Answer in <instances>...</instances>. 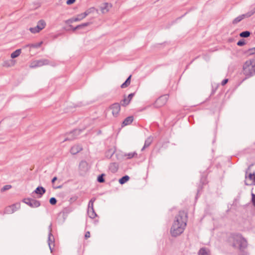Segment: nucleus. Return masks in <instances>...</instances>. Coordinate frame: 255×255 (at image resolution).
I'll use <instances>...</instances> for the list:
<instances>
[{"mask_svg":"<svg viewBox=\"0 0 255 255\" xmlns=\"http://www.w3.org/2000/svg\"><path fill=\"white\" fill-rule=\"evenodd\" d=\"M49 233H51L52 232V224H50L48 227Z\"/></svg>","mask_w":255,"mask_h":255,"instance_id":"de8ad7c7","label":"nucleus"},{"mask_svg":"<svg viewBox=\"0 0 255 255\" xmlns=\"http://www.w3.org/2000/svg\"><path fill=\"white\" fill-rule=\"evenodd\" d=\"M95 9L94 7H91L89 9H88L87 10H86L83 14L84 15L85 17L90 14V13L93 12L95 11Z\"/></svg>","mask_w":255,"mask_h":255,"instance_id":"bb28decb","label":"nucleus"},{"mask_svg":"<svg viewBox=\"0 0 255 255\" xmlns=\"http://www.w3.org/2000/svg\"><path fill=\"white\" fill-rule=\"evenodd\" d=\"M87 213L90 218L94 219L97 216V214L95 213L94 208L88 209Z\"/></svg>","mask_w":255,"mask_h":255,"instance_id":"6ab92c4d","label":"nucleus"},{"mask_svg":"<svg viewBox=\"0 0 255 255\" xmlns=\"http://www.w3.org/2000/svg\"><path fill=\"white\" fill-rule=\"evenodd\" d=\"M20 53H21V49H17L11 54V55H10L11 58L12 59L18 57L20 54Z\"/></svg>","mask_w":255,"mask_h":255,"instance_id":"5701e85b","label":"nucleus"},{"mask_svg":"<svg viewBox=\"0 0 255 255\" xmlns=\"http://www.w3.org/2000/svg\"><path fill=\"white\" fill-rule=\"evenodd\" d=\"M74 17H72L71 18H70L68 20H67L66 21H65V23L66 24H70V23H73L74 22H75V21H74Z\"/></svg>","mask_w":255,"mask_h":255,"instance_id":"e433bc0d","label":"nucleus"},{"mask_svg":"<svg viewBox=\"0 0 255 255\" xmlns=\"http://www.w3.org/2000/svg\"><path fill=\"white\" fill-rule=\"evenodd\" d=\"M82 148L79 145H76L72 146L70 149V152L72 154H76L82 150Z\"/></svg>","mask_w":255,"mask_h":255,"instance_id":"4468645a","label":"nucleus"},{"mask_svg":"<svg viewBox=\"0 0 255 255\" xmlns=\"http://www.w3.org/2000/svg\"><path fill=\"white\" fill-rule=\"evenodd\" d=\"M91 23L90 22H87L83 23H82L81 24L78 25V27H79V29L80 28H83L84 27H86V26H87L90 25Z\"/></svg>","mask_w":255,"mask_h":255,"instance_id":"2f4dec72","label":"nucleus"},{"mask_svg":"<svg viewBox=\"0 0 255 255\" xmlns=\"http://www.w3.org/2000/svg\"><path fill=\"white\" fill-rule=\"evenodd\" d=\"M49 202L51 205H55L57 202V200L55 198L52 197L50 199Z\"/></svg>","mask_w":255,"mask_h":255,"instance_id":"c9c22d12","label":"nucleus"},{"mask_svg":"<svg viewBox=\"0 0 255 255\" xmlns=\"http://www.w3.org/2000/svg\"><path fill=\"white\" fill-rule=\"evenodd\" d=\"M103 176H104V174H101L100 175H99L98 177V178H97V180L100 183H103L104 182L105 180L103 178Z\"/></svg>","mask_w":255,"mask_h":255,"instance_id":"72a5a7b5","label":"nucleus"},{"mask_svg":"<svg viewBox=\"0 0 255 255\" xmlns=\"http://www.w3.org/2000/svg\"><path fill=\"white\" fill-rule=\"evenodd\" d=\"M168 100V96L164 95L160 97L155 102L154 105L156 108H159L164 105Z\"/></svg>","mask_w":255,"mask_h":255,"instance_id":"6e6552de","label":"nucleus"},{"mask_svg":"<svg viewBox=\"0 0 255 255\" xmlns=\"http://www.w3.org/2000/svg\"><path fill=\"white\" fill-rule=\"evenodd\" d=\"M228 81V79H224L222 81V85L224 86L225 85Z\"/></svg>","mask_w":255,"mask_h":255,"instance_id":"a18cd8bd","label":"nucleus"},{"mask_svg":"<svg viewBox=\"0 0 255 255\" xmlns=\"http://www.w3.org/2000/svg\"><path fill=\"white\" fill-rule=\"evenodd\" d=\"M14 64V61L12 59H10L9 60L5 61L3 62V66L8 67L13 66Z\"/></svg>","mask_w":255,"mask_h":255,"instance_id":"412c9836","label":"nucleus"},{"mask_svg":"<svg viewBox=\"0 0 255 255\" xmlns=\"http://www.w3.org/2000/svg\"><path fill=\"white\" fill-rule=\"evenodd\" d=\"M129 85V83H128V81H125L122 85L121 88H125L128 86Z\"/></svg>","mask_w":255,"mask_h":255,"instance_id":"ea45409f","label":"nucleus"},{"mask_svg":"<svg viewBox=\"0 0 255 255\" xmlns=\"http://www.w3.org/2000/svg\"><path fill=\"white\" fill-rule=\"evenodd\" d=\"M131 76L130 75L128 78L126 80V81H128V83H130V78H131Z\"/></svg>","mask_w":255,"mask_h":255,"instance_id":"09e8293b","label":"nucleus"},{"mask_svg":"<svg viewBox=\"0 0 255 255\" xmlns=\"http://www.w3.org/2000/svg\"><path fill=\"white\" fill-rule=\"evenodd\" d=\"M112 7V4L108 2H106L103 4L101 6V10L103 13H107Z\"/></svg>","mask_w":255,"mask_h":255,"instance_id":"ddd939ff","label":"nucleus"},{"mask_svg":"<svg viewBox=\"0 0 255 255\" xmlns=\"http://www.w3.org/2000/svg\"><path fill=\"white\" fill-rule=\"evenodd\" d=\"M23 202L31 208H37L40 205L39 201L33 199H24Z\"/></svg>","mask_w":255,"mask_h":255,"instance_id":"0eeeda50","label":"nucleus"},{"mask_svg":"<svg viewBox=\"0 0 255 255\" xmlns=\"http://www.w3.org/2000/svg\"><path fill=\"white\" fill-rule=\"evenodd\" d=\"M11 188V186L10 185H5L1 189V192H4L6 190H7L9 189H10Z\"/></svg>","mask_w":255,"mask_h":255,"instance_id":"473e14b6","label":"nucleus"},{"mask_svg":"<svg viewBox=\"0 0 255 255\" xmlns=\"http://www.w3.org/2000/svg\"><path fill=\"white\" fill-rule=\"evenodd\" d=\"M46 192L45 189L41 186H38L34 191L33 193H35L38 195H39V197H41Z\"/></svg>","mask_w":255,"mask_h":255,"instance_id":"dca6fc26","label":"nucleus"},{"mask_svg":"<svg viewBox=\"0 0 255 255\" xmlns=\"http://www.w3.org/2000/svg\"><path fill=\"white\" fill-rule=\"evenodd\" d=\"M42 44V41H41L39 43H36L34 44H29L26 46V47H29L30 48H37L41 46Z\"/></svg>","mask_w":255,"mask_h":255,"instance_id":"393cba45","label":"nucleus"},{"mask_svg":"<svg viewBox=\"0 0 255 255\" xmlns=\"http://www.w3.org/2000/svg\"><path fill=\"white\" fill-rule=\"evenodd\" d=\"M57 179V177H54L52 179V183H53Z\"/></svg>","mask_w":255,"mask_h":255,"instance_id":"8fccbe9b","label":"nucleus"},{"mask_svg":"<svg viewBox=\"0 0 255 255\" xmlns=\"http://www.w3.org/2000/svg\"><path fill=\"white\" fill-rule=\"evenodd\" d=\"M112 114L114 117H117L121 110V106L119 103H115L111 106Z\"/></svg>","mask_w":255,"mask_h":255,"instance_id":"f8f14e48","label":"nucleus"},{"mask_svg":"<svg viewBox=\"0 0 255 255\" xmlns=\"http://www.w3.org/2000/svg\"><path fill=\"white\" fill-rule=\"evenodd\" d=\"M74 21L76 22V21H80V20H82L83 19L85 18V16L82 13L77 15L76 17H74Z\"/></svg>","mask_w":255,"mask_h":255,"instance_id":"c85d7f7f","label":"nucleus"},{"mask_svg":"<svg viewBox=\"0 0 255 255\" xmlns=\"http://www.w3.org/2000/svg\"><path fill=\"white\" fill-rule=\"evenodd\" d=\"M46 25L45 21L41 19L38 21L37 25L34 27H31L29 30L32 33H36L39 32L40 30H42Z\"/></svg>","mask_w":255,"mask_h":255,"instance_id":"423d86ee","label":"nucleus"},{"mask_svg":"<svg viewBox=\"0 0 255 255\" xmlns=\"http://www.w3.org/2000/svg\"><path fill=\"white\" fill-rule=\"evenodd\" d=\"M78 29H79V28L78 27V25H77V26H76L73 28V30L75 31L76 30Z\"/></svg>","mask_w":255,"mask_h":255,"instance_id":"3c124183","label":"nucleus"},{"mask_svg":"<svg viewBox=\"0 0 255 255\" xmlns=\"http://www.w3.org/2000/svg\"><path fill=\"white\" fill-rule=\"evenodd\" d=\"M95 200H96V198H92V199L90 200V201H92V202H93V203H94V202H95Z\"/></svg>","mask_w":255,"mask_h":255,"instance_id":"603ef678","label":"nucleus"},{"mask_svg":"<svg viewBox=\"0 0 255 255\" xmlns=\"http://www.w3.org/2000/svg\"><path fill=\"white\" fill-rule=\"evenodd\" d=\"M244 17H245V16H244V14L240 15L234 19V20L233 21V23L234 24H237V23L241 21Z\"/></svg>","mask_w":255,"mask_h":255,"instance_id":"cd10ccee","label":"nucleus"},{"mask_svg":"<svg viewBox=\"0 0 255 255\" xmlns=\"http://www.w3.org/2000/svg\"><path fill=\"white\" fill-rule=\"evenodd\" d=\"M114 151H112L111 153V155L110 156V157L112 156V155L114 154Z\"/></svg>","mask_w":255,"mask_h":255,"instance_id":"5fc2aeb1","label":"nucleus"},{"mask_svg":"<svg viewBox=\"0 0 255 255\" xmlns=\"http://www.w3.org/2000/svg\"><path fill=\"white\" fill-rule=\"evenodd\" d=\"M90 233L89 232H87L85 234V237L86 239H87L90 237Z\"/></svg>","mask_w":255,"mask_h":255,"instance_id":"49530a36","label":"nucleus"},{"mask_svg":"<svg viewBox=\"0 0 255 255\" xmlns=\"http://www.w3.org/2000/svg\"><path fill=\"white\" fill-rule=\"evenodd\" d=\"M187 223V214L184 211H180L176 216L175 219L170 229L172 237H177L184 231Z\"/></svg>","mask_w":255,"mask_h":255,"instance_id":"f257e3e1","label":"nucleus"},{"mask_svg":"<svg viewBox=\"0 0 255 255\" xmlns=\"http://www.w3.org/2000/svg\"><path fill=\"white\" fill-rule=\"evenodd\" d=\"M250 32L248 31H245L241 32L240 36L242 37H248L250 35Z\"/></svg>","mask_w":255,"mask_h":255,"instance_id":"c756f323","label":"nucleus"},{"mask_svg":"<svg viewBox=\"0 0 255 255\" xmlns=\"http://www.w3.org/2000/svg\"><path fill=\"white\" fill-rule=\"evenodd\" d=\"M153 140V137L152 136H149L145 141L143 147L142 148L141 150L143 151L144 148L148 147Z\"/></svg>","mask_w":255,"mask_h":255,"instance_id":"f3484780","label":"nucleus"},{"mask_svg":"<svg viewBox=\"0 0 255 255\" xmlns=\"http://www.w3.org/2000/svg\"><path fill=\"white\" fill-rule=\"evenodd\" d=\"M61 188V186H59L56 187H54V188H55V189Z\"/></svg>","mask_w":255,"mask_h":255,"instance_id":"864d4df0","label":"nucleus"},{"mask_svg":"<svg viewBox=\"0 0 255 255\" xmlns=\"http://www.w3.org/2000/svg\"><path fill=\"white\" fill-rule=\"evenodd\" d=\"M243 69L244 74L248 77L255 75V59H250L246 61Z\"/></svg>","mask_w":255,"mask_h":255,"instance_id":"7ed1b4c3","label":"nucleus"},{"mask_svg":"<svg viewBox=\"0 0 255 255\" xmlns=\"http://www.w3.org/2000/svg\"><path fill=\"white\" fill-rule=\"evenodd\" d=\"M54 243V238L51 233H49L48 238V244L51 252H52L51 245Z\"/></svg>","mask_w":255,"mask_h":255,"instance_id":"2eb2a0df","label":"nucleus"},{"mask_svg":"<svg viewBox=\"0 0 255 255\" xmlns=\"http://www.w3.org/2000/svg\"><path fill=\"white\" fill-rule=\"evenodd\" d=\"M252 202H253L254 205L255 206V194L252 193Z\"/></svg>","mask_w":255,"mask_h":255,"instance_id":"c03bdc74","label":"nucleus"},{"mask_svg":"<svg viewBox=\"0 0 255 255\" xmlns=\"http://www.w3.org/2000/svg\"><path fill=\"white\" fill-rule=\"evenodd\" d=\"M136 155H137V153L135 152H133L129 153L128 154H125L124 156H128V159H130Z\"/></svg>","mask_w":255,"mask_h":255,"instance_id":"7c9ffc66","label":"nucleus"},{"mask_svg":"<svg viewBox=\"0 0 255 255\" xmlns=\"http://www.w3.org/2000/svg\"><path fill=\"white\" fill-rule=\"evenodd\" d=\"M122 105L124 106H126L127 105H128L129 103V102L128 101V98H125L122 101Z\"/></svg>","mask_w":255,"mask_h":255,"instance_id":"f704fd0d","label":"nucleus"},{"mask_svg":"<svg viewBox=\"0 0 255 255\" xmlns=\"http://www.w3.org/2000/svg\"><path fill=\"white\" fill-rule=\"evenodd\" d=\"M81 130L75 129L73 131L70 132L67 135V136L65 138L63 141L67 140H72L76 138L77 136L80 133Z\"/></svg>","mask_w":255,"mask_h":255,"instance_id":"1a4fd4ad","label":"nucleus"},{"mask_svg":"<svg viewBox=\"0 0 255 255\" xmlns=\"http://www.w3.org/2000/svg\"><path fill=\"white\" fill-rule=\"evenodd\" d=\"M134 95V93H131L128 95V101L130 102V100L132 99L133 96Z\"/></svg>","mask_w":255,"mask_h":255,"instance_id":"79ce46f5","label":"nucleus"},{"mask_svg":"<svg viewBox=\"0 0 255 255\" xmlns=\"http://www.w3.org/2000/svg\"><path fill=\"white\" fill-rule=\"evenodd\" d=\"M133 117L131 116L127 117L123 122V125L125 126L129 125L133 121Z\"/></svg>","mask_w":255,"mask_h":255,"instance_id":"4be33fe9","label":"nucleus"},{"mask_svg":"<svg viewBox=\"0 0 255 255\" xmlns=\"http://www.w3.org/2000/svg\"><path fill=\"white\" fill-rule=\"evenodd\" d=\"M129 179V176L128 175H125V176H123V177H122L121 179H120L119 183L121 184H124V183L127 182L128 181Z\"/></svg>","mask_w":255,"mask_h":255,"instance_id":"a878e982","label":"nucleus"},{"mask_svg":"<svg viewBox=\"0 0 255 255\" xmlns=\"http://www.w3.org/2000/svg\"><path fill=\"white\" fill-rule=\"evenodd\" d=\"M109 169L113 173H115L118 169V165L116 163H112L109 166Z\"/></svg>","mask_w":255,"mask_h":255,"instance_id":"a211bd4d","label":"nucleus"},{"mask_svg":"<svg viewBox=\"0 0 255 255\" xmlns=\"http://www.w3.org/2000/svg\"><path fill=\"white\" fill-rule=\"evenodd\" d=\"M50 64V62L49 60L46 59H42L37 60H34L32 61L30 65V67L34 68L38 67H41L44 65H47Z\"/></svg>","mask_w":255,"mask_h":255,"instance_id":"20e7f679","label":"nucleus"},{"mask_svg":"<svg viewBox=\"0 0 255 255\" xmlns=\"http://www.w3.org/2000/svg\"><path fill=\"white\" fill-rule=\"evenodd\" d=\"M249 52L250 55H252L255 53V47L249 49Z\"/></svg>","mask_w":255,"mask_h":255,"instance_id":"4c0bfd02","label":"nucleus"},{"mask_svg":"<svg viewBox=\"0 0 255 255\" xmlns=\"http://www.w3.org/2000/svg\"><path fill=\"white\" fill-rule=\"evenodd\" d=\"M232 239L233 246L239 250L240 252L239 255H247L248 254L246 250L248 247V243L246 240L240 234L234 235Z\"/></svg>","mask_w":255,"mask_h":255,"instance_id":"f03ea898","label":"nucleus"},{"mask_svg":"<svg viewBox=\"0 0 255 255\" xmlns=\"http://www.w3.org/2000/svg\"><path fill=\"white\" fill-rule=\"evenodd\" d=\"M245 44V42L243 40H240L237 43V45L238 46H243Z\"/></svg>","mask_w":255,"mask_h":255,"instance_id":"58836bf2","label":"nucleus"},{"mask_svg":"<svg viewBox=\"0 0 255 255\" xmlns=\"http://www.w3.org/2000/svg\"><path fill=\"white\" fill-rule=\"evenodd\" d=\"M255 13V7L251 8L248 12L244 14L245 17H249Z\"/></svg>","mask_w":255,"mask_h":255,"instance_id":"b1692460","label":"nucleus"},{"mask_svg":"<svg viewBox=\"0 0 255 255\" xmlns=\"http://www.w3.org/2000/svg\"><path fill=\"white\" fill-rule=\"evenodd\" d=\"M75 0H68L66 1V3L68 5H70V4L73 3L75 1Z\"/></svg>","mask_w":255,"mask_h":255,"instance_id":"37998d69","label":"nucleus"},{"mask_svg":"<svg viewBox=\"0 0 255 255\" xmlns=\"http://www.w3.org/2000/svg\"><path fill=\"white\" fill-rule=\"evenodd\" d=\"M252 165H250L246 171V179L245 183L246 185H252L255 184V174L254 173H249L247 174L248 170L250 169Z\"/></svg>","mask_w":255,"mask_h":255,"instance_id":"39448f33","label":"nucleus"},{"mask_svg":"<svg viewBox=\"0 0 255 255\" xmlns=\"http://www.w3.org/2000/svg\"><path fill=\"white\" fill-rule=\"evenodd\" d=\"M89 166L88 163L85 160H82L79 164V169L81 174L85 173L88 171Z\"/></svg>","mask_w":255,"mask_h":255,"instance_id":"9b49d317","label":"nucleus"},{"mask_svg":"<svg viewBox=\"0 0 255 255\" xmlns=\"http://www.w3.org/2000/svg\"><path fill=\"white\" fill-rule=\"evenodd\" d=\"M20 203H17L15 204H14L11 206H9L7 207L5 209V213L7 214H12L14 213L15 211L17 210L18 209L20 208Z\"/></svg>","mask_w":255,"mask_h":255,"instance_id":"9d476101","label":"nucleus"},{"mask_svg":"<svg viewBox=\"0 0 255 255\" xmlns=\"http://www.w3.org/2000/svg\"><path fill=\"white\" fill-rule=\"evenodd\" d=\"M90 208H94V203L92 201H89V202L88 209Z\"/></svg>","mask_w":255,"mask_h":255,"instance_id":"a19ab883","label":"nucleus"},{"mask_svg":"<svg viewBox=\"0 0 255 255\" xmlns=\"http://www.w3.org/2000/svg\"><path fill=\"white\" fill-rule=\"evenodd\" d=\"M198 254L199 255H210V252L208 249L203 248L199 250Z\"/></svg>","mask_w":255,"mask_h":255,"instance_id":"aec40b11","label":"nucleus"}]
</instances>
